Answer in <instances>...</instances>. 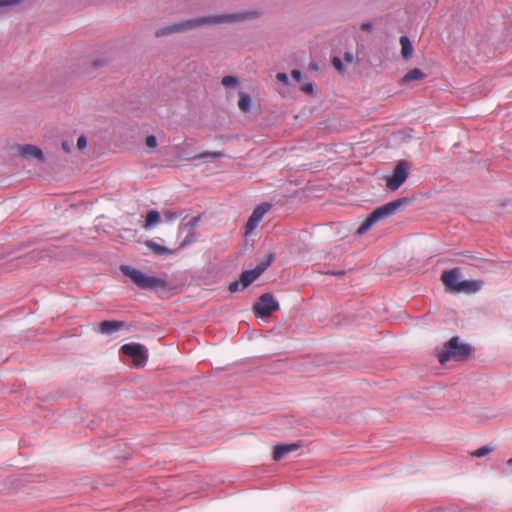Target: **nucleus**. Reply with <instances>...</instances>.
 <instances>
[{
    "instance_id": "nucleus-1",
    "label": "nucleus",
    "mask_w": 512,
    "mask_h": 512,
    "mask_svg": "<svg viewBox=\"0 0 512 512\" xmlns=\"http://www.w3.org/2000/svg\"><path fill=\"white\" fill-rule=\"evenodd\" d=\"M257 17L258 13L254 11L200 17L159 28L155 31V36L163 37L174 33H180L205 24L233 23L244 21L247 19H255Z\"/></svg>"
},
{
    "instance_id": "nucleus-2",
    "label": "nucleus",
    "mask_w": 512,
    "mask_h": 512,
    "mask_svg": "<svg viewBox=\"0 0 512 512\" xmlns=\"http://www.w3.org/2000/svg\"><path fill=\"white\" fill-rule=\"evenodd\" d=\"M474 349L466 343H460L458 337H452L445 345L444 350L439 353L438 360L441 364L449 360L464 361L473 353Z\"/></svg>"
},
{
    "instance_id": "nucleus-3",
    "label": "nucleus",
    "mask_w": 512,
    "mask_h": 512,
    "mask_svg": "<svg viewBox=\"0 0 512 512\" xmlns=\"http://www.w3.org/2000/svg\"><path fill=\"white\" fill-rule=\"evenodd\" d=\"M406 202L407 200L405 198H402L391 201L385 205L376 208L360 225V227L357 230V233L364 234L373 226L374 223L394 214Z\"/></svg>"
},
{
    "instance_id": "nucleus-4",
    "label": "nucleus",
    "mask_w": 512,
    "mask_h": 512,
    "mask_svg": "<svg viewBox=\"0 0 512 512\" xmlns=\"http://www.w3.org/2000/svg\"><path fill=\"white\" fill-rule=\"evenodd\" d=\"M120 270L141 289H157L166 287V281L164 279L147 276L140 270L129 265H121Z\"/></svg>"
},
{
    "instance_id": "nucleus-5",
    "label": "nucleus",
    "mask_w": 512,
    "mask_h": 512,
    "mask_svg": "<svg viewBox=\"0 0 512 512\" xmlns=\"http://www.w3.org/2000/svg\"><path fill=\"white\" fill-rule=\"evenodd\" d=\"M273 254H268L253 270H247L240 275L241 288L244 289L253 283L272 263Z\"/></svg>"
},
{
    "instance_id": "nucleus-6",
    "label": "nucleus",
    "mask_w": 512,
    "mask_h": 512,
    "mask_svg": "<svg viewBox=\"0 0 512 512\" xmlns=\"http://www.w3.org/2000/svg\"><path fill=\"white\" fill-rule=\"evenodd\" d=\"M408 163L406 161H399L393 171V174L387 178L386 186L388 189L397 190L408 177Z\"/></svg>"
},
{
    "instance_id": "nucleus-7",
    "label": "nucleus",
    "mask_w": 512,
    "mask_h": 512,
    "mask_svg": "<svg viewBox=\"0 0 512 512\" xmlns=\"http://www.w3.org/2000/svg\"><path fill=\"white\" fill-rule=\"evenodd\" d=\"M278 309V302L269 293L263 294L259 298V301L255 303L253 306L255 314L261 317L269 316L273 311H276Z\"/></svg>"
},
{
    "instance_id": "nucleus-8",
    "label": "nucleus",
    "mask_w": 512,
    "mask_h": 512,
    "mask_svg": "<svg viewBox=\"0 0 512 512\" xmlns=\"http://www.w3.org/2000/svg\"><path fill=\"white\" fill-rule=\"evenodd\" d=\"M123 354L129 356L133 360V364L136 367H140L144 364L147 355L143 350V346L138 343H128L121 347Z\"/></svg>"
},
{
    "instance_id": "nucleus-9",
    "label": "nucleus",
    "mask_w": 512,
    "mask_h": 512,
    "mask_svg": "<svg viewBox=\"0 0 512 512\" xmlns=\"http://www.w3.org/2000/svg\"><path fill=\"white\" fill-rule=\"evenodd\" d=\"M271 209L270 203H262L258 205L250 215L247 223H246V232L250 233L252 232L259 222L263 219V216Z\"/></svg>"
},
{
    "instance_id": "nucleus-10",
    "label": "nucleus",
    "mask_w": 512,
    "mask_h": 512,
    "mask_svg": "<svg viewBox=\"0 0 512 512\" xmlns=\"http://www.w3.org/2000/svg\"><path fill=\"white\" fill-rule=\"evenodd\" d=\"M459 276V268H453L451 270H445L442 272L441 280L447 291L456 293V287H458L459 283L461 282L459 280Z\"/></svg>"
},
{
    "instance_id": "nucleus-11",
    "label": "nucleus",
    "mask_w": 512,
    "mask_h": 512,
    "mask_svg": "<svg viewBox=\"0 0 512 512\" xmlns=\"http://www.w3.org/2000/svg\"><path fill=\"white\" fill-rule=\"evenodd\" d=\"M19 154L25 158H35L41 163L45 161L42 150L35 145L26 144L20 146Z\"/></svg>"
},
{
    "instance_id": "nucleus-12",
    "label": "nucleus",
    "mask_w": 512,
    "mask_h": 512,
    "mask_svg": "<svg viewBox=\"0 0 512 512\" xmlns=\"http://www.w3.org/2000/svg\"><path fill=\"white\" fill-rule=\"evenodd\" d=\"M483 282L480 280H462L458 287H456V293H475L478 292L482 287Z\"/></svg>"
},
{
    "instance_id": "nucleus-13",
    "label": "nucleus",
    "mask_w": 512,
    "mask_h": 512,
    "mask_svg": "<svg viewBox=\"0 0 512 512\" xmlns=\"http://www.w3.org/2000/svg\"><path fill=\"white\" fill-rule=\"evenodd\" d=\"M299 445L296 443L277 445L273 451V459L278 461L284 458L288 453L296 451Z\"/></svg>"
},
{
    "instance_id": "nucleus-14",
    "label": "nucleus",
    "mask_w": 512,
    "mask_h": 512,
    "mask_svg": "<svg viewBox=\"0 0 512 512\" xmlns=\"http://www.w3.org/2000/svg\"><path fill=\"white\" fill-rule=\"evenodd\" d=\"M124 327V323L122 321H102L99 324V332L102 334H110L116 332Z\"/></svg>"
},
{
    "instance_id": "nucleus-15",
    "label": "nucleus",
    "mask_w": 512,
    "mask_h": 512,
    "mask_svg": "<svg viewBox=\"0 0 512 512\" xmlns=\"http://www.w3.org/2000/svg\"><path fill=\"white\" fill-rule=\"evenodd\" d=\"M146 246L155 254L157 255H164L166 257L171 256L174 254L177 250L169 249L165 246H162L152 240H149L146 242Z\"/></svg>"
},
{
    "instance_id": "nucleus-16",
    "label": "nucleus",
    "mask_w": 512,
    "mask_h": 512,
    "mask_svg": "<svg viewBox=\"0 0 512 512\" xmlns=\"http://www.w3.org/2000/svg\"><path fill=\"white\" fill-rule=\"evenodd\" d=\"M400 45H401V55L405 60H408L412 57L413 54V46L410 39L403 35L400 37Z\"/></svg>"
},
{
    "instance_id": "nucleus-17",
    "label": "nucleus",
    "mask_w": 512,
    "mask_h": 512,
    "mask_svg": "<svg viewBox=\"0 0 512 512\" xmlns=\"http://www.w3.org/2000/svg\"><path fill=\"white\" fill-rule=\"evenodd\" d=\"M161 221L160 213L157 210H150L145 219L144 228L146 230L152 228L153 226L159 224Z\"/></svg>"
},
{
    "instance_id": "nucleus-18",
    "label": "nucleus",
    "mask_w": 512,
    "mask_h": 512,
    "mask_svg": "<svg viewBox=\"0 0 512 512\" xmlns=\"http://www.w3.org/2000/svg\"><path fill=\"white\" fill-rule=\"evenodd\" d=\"M424 78L425 74L420 69L414 68L410 70L407 74H405L402 81L408 83L415 80H422Z\"/></svg>"
},
{
    "instance_id": "nucleus-19",
    "label": "nucleus",
    "mask_w": 512,
    "mask_h": 512,
    "mask_svg": "<svg viewBox=\"0 0 512 512\" xmlns=\"http://www.w3.org/2000/svg\"><path fill=\"white\" fill-rule=\"evenodd\" d=\"M251 106V98L248 94L241 92L238 100V107L242 112H248Z\"/></svg>"
},
{
    "instance_id": "nucleus-20",
    "label": "nucleus",
    "mask_w": 512,
    "mask_h": 512,
    "mask_svg": "<svg viewBox=\"0 0 512 512\" xmlns=\"http://www.w3.org/2000/svg\"><path fill=\"white\" fill-rule=\"evenodd\" d=\"M492 450H493V447H490V446H483V447H481V448H479V449L475 450L474 452H472V453H471V455H472L473 457H478V458H480V457H483V456H485V455L489 454L490 452H492Z\"/></svg>"
},
{
    "instance_id": "nucleus-21",
    "label": "nucleus",
    "mask_w": 512,
    "mask_h": 512,
    "mask_svg": "<svg viewBox=\"0 0 512 512\" xmlns=\"http://www.w3.org/2000/svg\"><path fill=\"white\" fill-rule=\"evenodd\" d=\"M194 234L195 233L193 231H190L189 234L185 237V239L181 242V244L179 245V247L176 250L183 249L186 246L193 243L195 241Z\"/></svg>"
},
{
    "instance_id": "nucleus-22",
    "label": "nucleus",
    "mask_w": 512,
    "mask_h": 512,
    "mask_svg": "<svg viewBox=\"0 0 512 512\" xmlns=\"http://www.w3.org/2000/svg\"><path fill=\"white\" fill-rule=\"evenodd\" d=\"M221 83L225 87H232V86H236L238 84V80L234 76H225L222 78Z\"/></svg>"
},
{
    "instance_id": "nucleus-23",
    "label": "nucleus",
    "mask_w": 512,
    "mask_h": 512,
    "mask_svg": "<svg viewBox=\"0 0 512 512\" xmlns=\"http://www.w3.org/2000/svg\"><path fill=\"white\" fill-rule=\"evenodd\" d=\"M225 154L221 151H215V152H205V153H202L198 156H195L194 159H197V158H207V157H213V158H222L224 157Z\"/></svg>"
},
{
    "instance_id": "nucleus-24",
    "label": "nucleus",
    "mask_w": 512,
    "mask_h": 512,
    "mask_svg": "<svg viewBox=\"0 0 512 512\" xmlns=\"http://www.w3.org/2000/svg\"><path fill=\"white\" fill-rule=\"evenodd\" d=\"M332 65L334 66V68L339 71L340 73H344V66H343V63L342 61L340 60V58L338 57H333L332 58Z\"/></svg>"
},
{
    "instance_id": "nucleus-25",
    "label": "nucleus",
    "mask_w": 512,
    "mask_h": 512,
    "mask_svg": "<svg viewBox=\"0 0 512 512\" xmlns=\"http://www.w3.org/2000/svg\"><path fill=\"white\" fill-rule=\"evenodd\" d=\"M199 222H200V216H195L189 220V222L186 224V226H188L190 228V231L194 232V230L198 226Z\"/></svg>"
},
{
    "instance_id": "nucleus-26",
    "label": "nucleus",
    "mask_w": 512,
    "mask_h": 512,
    "mask_svg": "<svg viewBox=\"0 0 512 512\" xmlns=\"http://www.w3.org/2000/svg\"><path fill=\"white\" fill-rule=\"evenodd\" d=\"M24 1L25 0H0V7L19 5Z\"/></svg>"
},
{
    "instance_id": "nucleus-27",
    "label": "nucleus",
    "mask_w": 512,
    "mask_h": 512,
    "mask_svg": "<svg viewBox=\"0 0 512 512\" xmlns=\"http://www.w3.org/2000/svg\"><path fill=\"white\" fill-rule=\"evenodd\" d=\"M145 144L149 148H155L157 146V139L153 135H149L145 139Z\"/></svg>"
},
{
    "instance_id": "nucleus-28",
    "label": "nucleus",
    "mask_w": 512,
    "mask_h": 512,
    "mask_svg": "<svg viewBox=\"0 0 512 512\" xmlns=\"http://www.w3.org/2000/svg\"><path fill=\"white\" fill-rule=\"evenodd\" d=\"M164 217L168 221H175L176 219L179 218V214L177 212H174V211H165L164 212Z\"/></svg>"
},
{
    "instance_id": "nucleus-29",
    "label": "nucleus",
    "mask_w": 512,
    "mask_h": 512,
    "mask_svg": "<svg viewBox=\"0 0 512 512\" xmlns=\"http://www.w3.org/2000/svg\"><path fill=\"white\" fill-rule=\"evenodd\" d=\"M276 79L278 82L284 84V85H287L289 83V79H288V76L287 74L283 73V72H280V73H277L276 74Z\"/></svg>"
},
{
    "instance_id": "nucleus-30",
    "label": "nucleus",
    "mask_w": 512,
    "mask_h": 512,
    "mask_svg": "<svg viewBox=\"0 0 512 512\" xmlns=\"http://www.w3.org/2000/svg\"><path fill=\"white\" fill-rule=\"evenodd\" d=\"M241 288V282L240 280H236V281H233L232 283H230L229 285V291L234 293V292H237L239 291Z\"/></svg>"
},
{
    "instance_id": "nucleus-31",
    "label": "nucleus",
    "mask_w": 512,
    "mask_h": 512,
    "mask_svg": "<svg viewBox=\"0 0 512 512\" xmlns=\"http://www.w3.org/2000/svg\"><path fill=\"white\" fill-rule=\"evenodd\" d=\"M87 145V140L84 136H80L78 139H77V147L79 150H82L86 147Z\"/></svg>"
},
{
    "instance_id": "nucleus-32",
    "label": "nucleus",
    "mask_w": 512,
    "mask_h": 512,
    "mask_svg": "<svg viewBox=\"0 0 512 512\" xmlns=\"http://www.w3.org/2000/svg\"><path fill=\"white\" fill-rule=\"evenodd\" d=\"M301 90H302L303 92H305V93L311 94V93H313V91H314L313 84H312V83L304 84V85L301 87Z\"/></svg>"
},
{
    "instance_id": "nucleus-33",
    "label": "nucleus",
    "mask_w": 512,
    "mask_h": 512,
    "mask_svg": "<svg viewBox=\"0 0 512 512\" xmlns=\"http://www.w3.org/2000/svg\"><path fill=\"white\" fill-rule=\"evenodd\" d=\"M344 61L348 64H351L354 62V55L351 52H345L344 53Z\"/></svg>"
},
{
    "instance_id": "nucleus-34",
    "label": "nucleus",
    "mask_w": 512,
    "mask_h": 512,
    "mask_svg": "<svg viewBox=\"0 0 512 512\" xmlns=\"http://www.w3.org/2000/svg\"><path fill=\"white\" fill-rule=\"evenodd\" d=\"M291 76L296 81H300L301 78H302L301 72L299 70H297V69H294V70L291 71Z\"/></svg>"
},
{
    "instance_id": "nucleus-35",
    "label": "nucleus",
    "mask_w": 512,
    "mask_h": 512,
    "mask_svg": "<svg viewBox=\"0 0 512 512\" xmlns=\"http://www.w3.org/2000/svg\"><path fill=\"white\" fill-rule=\"evenodd\" d=\"M361 29L363 31H370L372 29V24L370 22L362 23Z\"/></svg>"
},
{
    "instance_id": "nucleus-36",
    "label": "nucleus",
    "mask_w": 512,
    "mask_h": 512,
    "mask_svg": "<svg viewBox=\"0 0 512 512\" xmlns=\"http://www.w3.org/2000/svg\"><path fill=\"white\" fill-rule=\"evenodd\" d=\"M62 149L66 152V153H70V146L67 142H63L62 143Z\"/></svg>"
},
{
    "instance_id": "nucleus-37",
    "label": "nucleus",
    "mask_w": 512,
    "mask_h": 512,
    "mask_svg": "<svg viewBox=\"0 0 512 512\" xmlns=\"http://www.w3.org/2000/svg\"><path fill=\"white\" fill-rule=\"evenodd\" d=\"M508 464L512 465V458L508 460Z\"/></svg>"
},
{
    "instance_id": "nucleus-38",
    "label": "nucleus",
    "mask_w": 512,
    "mask_h": 512,
    "mask_svg": "<svg viewBox=\"0 0 512 512\" xmlns=\"http://www.w3.org/2000/svg\"><path fill=\"white\" fill-rule=\"evenodd\" d=\"M311 68L312 69H317V66L316 65H311Z\"/></svg>"
}]
</instances>
